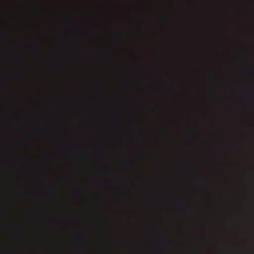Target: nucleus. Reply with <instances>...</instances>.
I'll list each match as a JSON object with an SVG mask.
<instances>
[{
    "instance_id": "f257e3e1",
    "label": "nucleus",
    "mask_w": 254,
    "mask_h": 254,
    "mask_svg": "<svg viewBox=\"0 0 254 254\" xmlns=\"http://www.w3.org/2000/svg\"><path fill=\"white\" fill-rule=\"evenodd\" d=\"M0 243H2V237H0Z\"/></svg>"
},
{
    "instance_id": "f03ea898",
    "label": "nucleus",
    "mask_w": 254,
    "mask_h": 254,
    "mask_svg": "<svg viewBox=\"0 0 254 254\" xmlns=\"http://www.w3.org/2000/svg\"><path fill=\"white\" fill-rule=\"evenodd\" d=\"M0 243H2V237H0Z\"/></svg>"
},
{
    "instance_id": "7ed1b4c3",
    "label": "nucleus",
    "mask_w": 254,
    "mask_h": 254,
    "mask_svg": "<svg viewBox=\"0 0 254 254\" xmlns=\"http://www.w3.org/2000/svg\"><path fill=\"white\" fill-rule=\"evenodd\" d=\"M0 243H2V237H0Z\"/></svg>"
},
{
    "instance_id": "20e7f679",
    "label": "nucleus",
    "mask_w": 254,
    "mask_h": 254,
    "mask_svg": "<svg viewBox=\"0 0 254 254\" xmlns=\"http://www.w3.org/2000/svg\"><path fill=\"white\" fill-rule=\"evenodd\" d=\"M0 243H2V237H0Z\"/></svg>"
},
{
    "instance_id": "39448f33",
    "label": "nucleus",
    "mask_w": 254,
    "mask_h": 254,
    "mask_svg": "<svg viewBox=\"0 0 254 254\" xmlns=\"http://www.w3.org/2000/svg\"><path fill=\"white\" fill-rule=\"evenodd\" d=\"M0 243H2V237H0Z\"/></svg>"
},
{
    "instance_id": "423d86ee",
    "label": "nucleus",
    "mask_w": 254,
    "mask_h": 254,
    "mask_svg": "<svg viewBox=\"0 0 254 254\" xmlns=\"http://www.w3.org/2000/svg\"><path fill=\"white\" fill-rule=\"evenodd\" d=\"M0 10H1V11L2 10V8H0Z\"/></svg>"
},
{
    "instance_id": "0eeeda50",
    "label": "nucleus",
    "mask_w": 254,
    "mask_h": 254,
    "mask_svg": "<svg viewBox=\"0 0 254 254\" xmlns=\"http://www.w3.org/2000/svg\"><path fill=\"white\" fill-rule=\"evenodd\" d=\"M0 10H1V11L2 10V8H0Z\"/></svg>"
},
{
    "instance_id": "6e6552de",
    "label": "nucleus",
    "mask_w": 254,
    "mask_h": 254,
    "mask_svg": "<svg viewBox=\"0 0 254 254\" xmlns=\"http://www.w3.org/2000/svg\"><path fill=\"white\" fill-rule=\"evenodd\" d=\"M0 21H1V22L2 21V20H1V19L0 20Z\"/></svg>"
}]
</instances>
